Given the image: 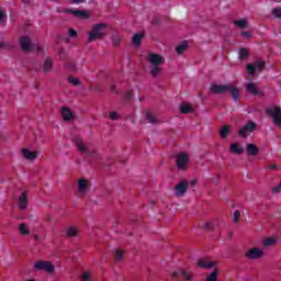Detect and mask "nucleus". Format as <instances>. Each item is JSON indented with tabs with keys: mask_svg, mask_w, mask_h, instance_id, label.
<instances>
[{
	"mask_svg": "<svg viewBox=\"0 0 281 281\" xmlns=\"http://www.w3.org/2000/svg\"><path fill=\"white\" fill-rule=\"evenodd\" d=\"M211 93L221 95L223 93H231L234 102L240 100V89L235 85H216L212 83L210 88Z\"/></svg>",
	"mask_w": 281,
	"mask_h": 281,
	"instance_id": "1",
	"label": "nucleus"
},
{
	"mask_svg": "<svg viewBox=\"0 0 281 281\" xmlns=\"http://www.w3.org/2000/svg\"><path fill=\"white\" fill-rule=\"evenodd\" d=\"M147 60L150 65L149 74L153 78H157L159 74H161V65L166 63L164 56L155 53H149Z\"/></svg>",
	"mask_w": 281,
	"mask_h": 281,
	"instance_id": "2",
	"label": "nucleus"
},
{
	"mask_svg": "<svg viewBox=\"0 0 281 281\" xmlns=\"http://www.w3.org/2000/svg\"><path fill=\"white\" fill-rule=\"evenodd\" d=\"M20 45L22 52H37V54H41V52H43V46L32 43V40H30V37H21Z\"/></svg>",
	"mask_w": 281,
	"mask_h": 281,
	"instance_id": "3",
	"label": "nucleus"
},
{
	"mask_svg": "<svg viewBox=\"0 0 281 281\" xmlns=\"http://www.w3.org/2000/svg\"><path fill=\"white\" fill-rule=\"evenodd\" d=\"M105 30L106 24H95L88 36V43H93L94 41H98V38H102Z\"/></svg>",
	"mask_w": 281,
	"mask_h": 281,
	"instance_id": "4",
	"label": "nucleus"
},
{
	"mask_svg": "<svg viewBox=\"0 0 281 281\" xmlns=\"http://www.w3.org/2000/svg\"><path fill=\"white\" fill-rule=\"evenodd\" d=\"M258 128V124L254 121H248L244 126H241L238 132L237 135L239 137H243L244 139H247V137H249V135H251V133H254V131H256Z\"/></svg>",
	"mask_w": 281,
	"mask_h": 281,
	"instance_id": "5",
	"label": "nucleus"
},
{
	"mask_svg": "<svg viewBox=\"0 0 281 281\" xmlns=\"http://www.w3.org/2000/svg\"><path fill=\"white\" fill-rule=\"evenodd\" d=\"M267 115L272 117V122L276 126H281V109L279 106H272L266 109Z\"/></svg>",
	"mask_w": 281,
	"mask_h": 281,
	"instance_id": "6",
	"label": "nucleus"
},
{
	"mask_svg": "<svg viewBox=\"0 0 281 281\" xmlns=\"http://www.w3.org/2000/svg\"><path fill=\"white\" fill-rule=\"evenodd\" d=\"M72 144H75L77 150L81 154V155H91V153L89 151V147H87V145H85V140H82V137L80 136H75L72 138Z\"/></svg>",
	"mask_w": 281,
	"mask_h": 281,
	"instance_id": "7",
	"label": "nucleus"
},
{
	"mask_svg": "<svg viewBox=\"0 0 281 281\" xmlns=\"http://www.w3.org/2000/svg\"><path fill=\"white\" fill-rule=\"evenodd\" d=\"M35 271H46V273H54V265L49 261H36L34 263Z\"/></svg>",
	"mask_w": 281,
	"mask_h": 281,
	"instance_id": "8",
	"label": "nucleus"
},
{
	"mask_svg": "<svg viewBox=\"0 0 281 281\" xmlns=\"http://www.w3.org/2000/svg\"><path fill=\"white\" fill-rule=\"evenodd\" d=\"M188 161H189V158L187 154H183V153L179 154L176 158V166L178 170H187Z\"/></svg>",
	"mask_w": 281,
	"mask_h": 281,
	"instance_id": "9",
	"label": "nucleus"
},
{
	"mask_svg": "<svg viewBox=\"0 0 281 281\" xmlns=\"http://www.w3.org/2000/svg\"><path fill=\"white\" fill-rule=\"evenodd\" d=\"M249 76H254L256 74V69L262 71L265 69V61L258 60L256 64H248L246 67Z\"/></svg>",
	"mask_w": 281,
	"mask_h": 281,
	"instance_id": "10",
	"label": "nucleus"
},
{
	"mask_svg": "<svg viewBox=\"0 0 281 281\" xmlns=\"http://www.w3.org/2000/svg\"><path fill=\"white\" fill-rule=\"evenodd\" d=\"M245 256L248 260H258L261 256H265V251L259 248H251L245 254Z\"/></svg>",
	"mask_w": 281,
	"mask_h": 281,
	"instance_id": "11",
	"label": "nucleus"
},
{
	"mask_svg": "<svg viewBox=\"0 0 281 281\" xmlns=\"http://www.w3.org/2000/svg\"><path fill=\"white\" fill-rule=\"evenodd\" d=\"M188 192V182L186 180L180 181L175 187V194L176 196H183Z\"/></svg>",
	"mask_w": 281,
	"mask_h": 281,
	"instance_id": "12",
	"label": "nucleus"
},
{
	"mask_svg": "<svg viewBox=\"0 0 281 281\" xmlns=\"http://www.w3.org/2000/svg\"><path fill=\"white\" fill-rule=\"evenodd\" d=\"M66 14H74V16H77L78 19H90L91 15L87 11L82 10H74V9H67L65 10Z\"/></svg>",
	"mask_w": 281,
	"mask_h": 281,
	"instance_id": "13",
	"label": "nucleus"
},
{
	"mask_svg": "<svg viewBox=\"0 0 281 281\" xmlns=\"http://www.w3.org/2000/svg\"><path fill=\"white\" fill-rule=\"evenodd\" d=\"M18 205L20 210H27V206L30 205V200L27 199V192L24 191L21 193L19 200H18Z\"/></svg>",
	"mask_w": 281,
	"mask_h": 281,
	"instance_id": "14",
	"label": "nucleus"
},
{
	"mask_svg": "<svg viewBox=\"0 0 281 281\" xmlns=\"http://www.w3.org/2000/svg\"><path fill=\"white\" fill-rule=\"evenodd\" d=\"M79 194H87L89 192V181L85 178L78 180Z\"/></svg>",
	"mask_w": 281,
	"mask_h": 281,
	"instance_id": "15",
	"label": "nucleus"
},
{
	"mask_svg": "<svg viewBox=\"0 0 281 281\" xmlns=\"http://www.w3.org/2000/svg\"><path fill=\"white\" fill-rule=\"evenodd\" d=\"M171 278L176 280L177 278H183V280H192V272L186 270L171 272Z\"/></svg>",
	"mask_w": 281,
	"mask_h": 281,
	"instance_id": "16",
	"label": "nucleus"
},
{
	"mask_svg": "<svg viewBox=\"0 0 281 281\" xmlns=\"http://www.w3.org/2000/svg\"><path fill=\"white\" fill-rule=\"evenodd\" d=\"M60 115L64 122H71V120L75 117L74 112H71V110L67 106L61 108Z\"/></svg>",
	"mask_w": 281,
	"mask_h": 281,
	"instance_id": "17",
	"label": "nucleus"
},
{
	"mask_svg": "<svg viewBox=\"0 0 281 281\" xmlns=\"http://www.w3.org/2000/svg\"><path fill=\"white\" fill-rule=\"evenodd\" d=\"M22 155L26 161H34L38 157V151H32L27 148L22 149Z\"/></svg>",
	"mask_w": 281,
	"mask_h": 281,
	"instance_id": "18",
	"label": "nucleus"
},
{
	"mask_svg": "<svg viewBox=\"0 0 281 281\" xmlns=\"http://www.w3.org/2000/svg\"><path fill=\"white\" fill-rule=\"evenodd\" d=\"M245 150L249 157H256V155H258V153H260V149L254 143H249L248 145H246Z\"/></svg>",
	"mask_w": 281,
	"mask_h": 281,
	"instance_id": "19",
	"label": "nucleus"
},
{
	"mask_svg": "<svg viewBox=\"0 0 281 281\" xmlns=\"http://www.w3.org/2000/svg\"><path fill=\"white\" fill-rule=\"evenodd\" d=\"M216 262L209 261L207 259H199L198 260V267L202 269H212V267H215Z\"/></svg>",
	"mask_w": 281,
	"mask_h": 281,
	"instance_id": "20",
	"label": "nucleus"
},
{
	"mask_svg": "<svg viewBox=\"0 0 281 281\" xmlns=\"http://www.w3.org/2000/svg\"><path fill=\"white\" fill-rule=\"evenodd\" d=\"M229 151L234 155H243V153H245V148H243L238 143H233L229 146Z\"/></svg>",
	"mask_w": 281,
	"mask_h": 281,
	"instance_id": "21",
	"label": "nucleus"
},
{
	"mask_svg": "<svg viewBox=\"0 0 281 281\" xmlns=\"http://www.w3.org/2000/svg\"><path fill=\"white\" fill-rule=\"evenodd\" d=\"M53 67H54V60L52 59V57H46V59L44 60V65H43L44 74H49V71H52Z\"/></svg>",
	"mask_w": 281,
	"mask_h": 281,
	"instance_id": "22",
	"label": "nucleus"
},
{
	"mask_svg": "<svg viewBox=\"0 0 281 281\" xmlns=\"http://www.w3.org/2000/svg\"><path fill=\"white\" fill-rule=\"evenodd\" d=\"M246 90L248 93H251V95H260V90H258V87L254 82L247 83Z\"/></svg>",
	"mask_w": 281,
	"mask_h": 281,
	"instance_id": "23",
	"label": "nucleus"
},
{
	"mask_svg": "<svg viewBox=\"0 0 281 281\" xmlns=\"http://www.w3.org/2000/svg\"><path fill=\"white\" fill-rule=\"evenodd\" d=\"M65 234L69 238H74V237L78 236V228L76 226H69L65 229Z\"/></svg>",
	"mask_w": 281,
	"mask_h": 281,
	"instance_id": "24",
	"label": "nucleus"
},
{
	"mask_svg": "<svg viewBox=\"0 0 281 281\" xmlns=\"http://www.w3.org/2000/svg\"><path fill=\"white\" fill-rule=\"evenodd\" d=\"M18 229L21 236H30V228L27 227V224L21 223Z\"/></svg>",
	"mask_w": 281,
	"mask_h": 281,
	"instance_id": "25",
	"label": "nucleus"
},
{
	"mask_svg": "<svg viewBox=\"0 0 281 281\" xmlns=\"http://www.w3.org/2000/svg\"><path fill=\"white\" fill-rule=\"evenodd\" d=\"M231 131H232V127H229V125H224L220 130V136L222 137V139H227V135H229Z\"/></svg>",
	"mask_w": 281,
	"mask_h": 281,
	"instance_id": "26",
	"label": "nucleus"
},
{
	"mask_svg": "<svg viewBox=\"0 0 281 281\" xmlns=\"http://www.w3.org/2000/svg\"><path fill=\"white\" fill-rule=\"evenodd\" d=\"M144 38V34L137 33L133 36L132 42L136 47H139L142 44V40Z\"/></svg>",
	"mask_w": 281,
	"mask_h": 281,
	"instance_id": "27",
	"label": "nucleus"
},
{
	"mask_svg": "<svg viewBox=\"0 0 281 281\" xmlns=\"http://www.w3.org/2000/svg\"><path fill=\"white\" fill-rule=\"evenodd\" d=\"M188 49V41L182 42L180 45L176 47L177 54H181Z\"/></svg>",
	"mask_w": 281,
	"mask_h": 281,
	"instance_id": "28",
	"label": "nucleus"
},
{
	"mask_svg": "<svg viewBox=\"0 0 281 281\" xmlns=\"http://www.w3.org/2000/svg\"><path fill=\"white\" fill-rule=\"evenodd\" d=\"M234 25H237V27H240V30H245V27H247V20L245 19L235 20Z\"/></svg>",
	"mask_w": 281,
	"mask_h": 281,
	"instance_id": "29",
	"label": "nucleus"
},
{
	"mask_svg": "<svg viewBox=\"0 0 281 281\" xmlns=\"http://www.w3.org/2000/svg\"><path fill=\"white\" fill-rule=\"evenodd\" d=\"M146 120L149 122V124H157V117L153 112H146Z\"/></svg>",
	"mask_w": 281,
	"mask_h": 281,
	"instance_id": "30",
	"label": "nucleus"
},
{
	"mask_svg": "<svg viewBox=\"0 0 281 281\" xmlns=\"http://www.w3.org/2000/svg\"><path fill=\"white\" fill-rule=\"evenodd\" d=\"M249 57V50L247 48H240L239 49V59L245 60Z\"/></svg>",
	"mask_w": 281,
	"mask_h": 281,
	"instance_id": "31",
	"label": "nucleus"
},
{
	"mask_svg": "<svg viewBox=\"0 0 281 281\" xmlns=\"http://www.w3.org/2000/svg\"><path fill=\"white\" fill-rule=\"evenodd\" d=\"M192 106H190L189 104L180 105V112L183 114L192 113Z\"/></svg>",
	"mask_w": 281,
	"mask_h": 281,
	"instance_id": "32",
	"label": "nucleus"
},
{
	"mask_svg": "<svg viewBox=\"0 0 281 281\" xmlns=\"http://www.w3.org/2000/svg\"><path fill=\"white\" fill-rule=\"evenodd\" d=\"M206 281H218V270H214L206 277Z\"/></svg>",
	"mask_w": 281,
	"mask_h": 281,
	"instance_id": "33",
	"label": "nucleus"
},
{
	"mask_svg": "<svg viewBox=\"0 0 281 281\" xmlns=\"http://www.w3.org/2000/svg\"><path fill=\"white\" fill-rule=\"evenodd\" d=\"M263 247H271L272 245H276V238L270 237L263 240L262 243Z\"/></svg>",
	"mask_w": 281,
	"mask_h": 281,
	"instance_id": "34",
	"label": "nucleus"
},
{
	"mask_svg": "<svg viewBox=\"0 0 281 281\" xmlns=\"http://www.w3.org/2000/svg\"><path fill=\"white\" fill-rule=\"evenodd\" d=\"M123 256H124V250H122V249H116L114 259L116 260V262H120V260H122Z\"/></svg>",
	"mask_w": 281,
	"mask_h": 281,
	"instance_id": "35",
	"label": "nucleus"
},
{
	"mask_svg": "<svg viewBox=\"0 0 281 281\" xmlns=\"http://www.w3.org/2000/svg\"><path fill=\"white\" fill-rule=\"evenodd\" d=\"M68 82H70V85H74V87H78V85H80V79L74 78V77H69L68 78Z\"/></svg>",
	"mask_w": 281,
	"mask_h": 281,
	"instance_id": "36",
	"label": "nucleus"
},
{
	"mask_svg": "<svg viewBox=\"0 0 281 281\" xmlns=\"http://www.w3.org/2000/svg\"><path fill=\"white\" fill-rule=\"evenodd\" d=\"M240 221V211L236 210L233 215V223H238Z\"/></svg>",
	"mask_w": 281,
	"mask_h": 281,
	"instance_id": "37",
	"label": "nucleus"
},
{
	"mask_svg": "<svg viewBox=\"0 0 281 281\" xmlns=\"http://www.w3.org/2000/svg\"><path fill=\"white\" fill-rule=\"evenodd\" d=\"M272 15H274L276 19H281V9L280 8L273 9Z\"/></svg>",
	"mask_w": 281,
	"mask_h": 281,
	"instance_id": "38",
	"label": "nucleus"
},
{
	"mask_svg": "<svg viewBox=\"0 0 281 281\" xmlns=\"http://www.w3.org/2000/svg\"><path fill=\"white\" fill-rule=\"evenodd\" d=\"M122 43V38L120 36H114L113 37V45L114 47H117Z\"/></svg>",
	"mask_w": 281,
	"mask_h": 281,
	"instance_id": "39",
	"label": "nucleus"
},
{
	"mask_svg": "<svg viewBox=\"0 0 281 281\" xmlns=\"http://www.w3.org/2000/svg\"><path fill=\"white\" fill-rule=\"evenodd\" d=\"M82 281H90L91 280V274L89 272H83L81 276Z\"/></svg>",
	"mask_w": 281,
	"mask_h": 281,
	"instance_id": "40",
	"label": "nucleus"
},
{
	"mask_svg": "<svg viewBox=\"0 0 281 281\" xmlns=\"http://www.w3.org/2000/svg\"><path fill=\"white\" fill-rule=\"evenodd\" d=\"M69 36L71 38H76V36H78V32H76V30L74 29H69Z\"/></svg>",
	"mask_w": 281,
	"mask_h": 281,
	"instance_id": "41",
	"label": "nucleus"
},
{
	"mask_svg": "<svg viewBox=\"0 0 281 281\" xmlns=\"http://www.w3.org/2000/svg\"><path fill=\"white\" fill-rule=\"evenodd\" d=\"M119 117H120V116L117 115V112H111V113H110V120L117 121Z\"/></svg>",
	"mask_w": 281,
	"mask_h": 281,
	"instance_id": "42",
	"label": "nucleus"
},
{
	"mask_svg": "<svg viewBox=\"0 0 281 281\" xmlns=\"http://www.w3.org/2000/svg\"><path fill=\"white\" fill-rule=\"evenodd\" d=\"M280 191H281V182L277 187L272 188L273 194H278Z\"/></svg>",
	"mask_w": 281,
	"mask_h": 281,
	"instance_id": "43",
	"label": "nucleus"
},
{
	"mask_svg": "<svg viewBox=\"0 0 281 281\" xmlns=\"http://www.w3.org/2000/svg\"><path fill=\"white\" fill-rule=\"evenodd\" d=\"M241 36H244L245 38H251V33L248 31H243Z\"/></svg>",
	"mask_w": 281,
	"mask_h": 281,
	"instance_id": "44",
	"label": "nucleus"
},
{
	"mask_svg": "<svg viewBox=\"0 0 281 281\" xmlns=\"http://www.w3.org/2000/svg\"><path fill=\"white\" fill-rule=\"evenodd\" d=\"M4 19H5V12L0 9V23H3Z\"/></svg>",
	"mask_w": 281,
	"mask_h": 281,
	"instance_id": "45",
	"label": "nucleus"
},
{
	"mask_svg": "<svg viewBox=\"0 0 281 281\" xmlns=\"http://www.w3.org/2000/svg\"><path fill=\"white\" fill-rule=\"evenodd\" d=\"M131 98H133V92L132 91H127L125 93V100H131Z\"/></svg>",
	"mask_w": 281,
	"mask_h": 281,
	"instance_id": "46",
	"label": "nucleus"
},
{
	"mask_svg": "<svg viewBox=\"0 0 281 281\" xmlns=\"http://www.w3.org/2000/svg\"><path fill=\"white\" fill-rule=\"evenodd\" d=\"M68 68L70 69V71H76V64L68 65Z\"/></svg>",
	"mask_w": 281,
	"mask_h": 281,
	"instance_id": "47",
	"label": "nucleus"
},
{
	"mask_svg": "<svg viewBox=\"0 0 281 281\" xmlns=\"http://www.w3.org/2000/svg\"><path fill=\"white\" fill-rule=\"evenodd\" d=\"M268 170H278V167L276 165H269Z\"/></svg>",
	"mask_w": 281,
	"mask_h": 281,
	"instance_id": "48",
	"label": "nucleus"
},
{
	"mask_svg": "<svg viewBox=\"0 0 281 281\" xmlns=\"http://www.w3.org/2000/svg\"><path fill=\"white\" fill-rule=\"evenodd\" d=\"M45 221H46V223H52V215H47V216L45 217Z\"/></svg>",
	"mask_w": 281,
	"mask_h": 281,
	"instance_id": "49",
	"label": "nucleus"
},
{
	"mask_svg": "<svg viewBox=\"0 0 281 281\" xmlns=\"http://www.w3.org/2000/svg\"><path fill=\"white\" fill-rule=\"evenodd\" d=\"M72 3H85V0H71Z\"/></svg>",
	"mask_w": 281,
	"mask_h": 281,
	"instance_id": "50",
	"label": "nucleus"
},
{
	"mask_svg": "<svg viewBox=\"0 0 281 281\" xmlns=\"http://www.w3.org/2000/svg\"><path fill=\"white\" fill-rule=\"evenodd\" d=\"M190 186H192V188H194V186H196V180H191Z\"/></svg>",
	"mask_w": 281,
	"mask_h": 281,
	"instance_id": "51",
	"label": "nucleus"
},
{
	"mask_svg": "<svg viewBox=\"0 0 281 281\" xmlns=\"http://www.w3.org/2000/svg\"><path fill=\"white\" fill-rule=\"evenodd\" d=\"M4 47H5V43L0 42V49H4Z\"/></svg>",
	"mask_w": 281,
	"mask_h": 281,
	"instance_id": "52",
	"label": "nucleus"
},
{
	"mask_svg": "<svg viewBox=\"0 0 281 281\" xmlns=\"http://www.w3.org/2000/svg\"><path fill=\"white\" fill-rule=\"evenodd\" d=\"M110 91H112L113 93H115V86H111V87H110Z\"/></svg>",
	"mask_w": 281,
	"mask_h": 281,
	"instance_id": "53",
	"label": "nucleus"
},
{
	"mask_svg": "<svg viewBox=\"0 0 281 281\" xmlns=\"http://www.w3.org/2000/svg\"><path fill=\"white\" fill-rule=\"evenodd\" d=\"M22 3H24L25 5H27L30 3V0H22Z\"/></svg>",
	"mask_w": 281,
	"mask_h": 281,
	"instance_id": "54",
	"label": "nucleus"
},
{
	"mask_svg": "<svg viewBox=\"0 0 281 281\" xmlns=\"http://www.w3.org/2000/svg\"><path fill=\"white\" fill-rule=\"evenodd\" d=\"M35 240H38V235H35Z\"/></svg>",
	"mask_w": 281,
	"mask_h": 281,
	"instance_id": "55",
	"label": "nucleus"
}]
</instances>
